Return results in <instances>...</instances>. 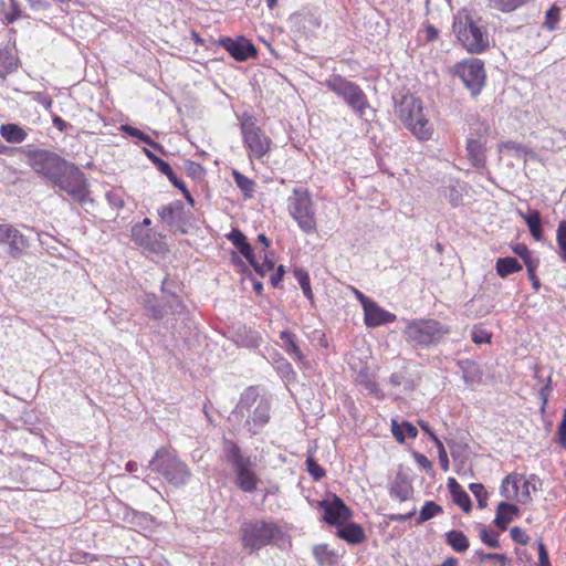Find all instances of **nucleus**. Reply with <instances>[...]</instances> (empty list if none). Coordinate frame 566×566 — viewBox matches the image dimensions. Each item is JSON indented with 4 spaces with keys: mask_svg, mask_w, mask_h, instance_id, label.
Returning a JSON list of instances; mask_svg holds the SVG:
<instances>
[{
    "mask_svg": "<svg viewBox=\"0 0 566 566\" xmlns=\"http://www.w3.org/2000/svg\"><path fill=\"white\" fill-rule=\"evenodd\" d=\"M470 491L475 496L478 504L481 509L488 505V492L481 483H471L469 485Z\"/></svg>",
    "mask_w": 566,
    "mask_h": 566,
    "instance_id": "nucleus-43",
    "label": "nucleus"
},
{
    "mask_svg": "<svg viewBox=\"0 0 566 566\" xmlns=\"http://www.w3.org/2000/svg\"><path fill=\"white\" fill-rule=\"evenodd\" d=\"M132 238L140 247L151 249L154 233L151 229L144 226H134L132 228Z\"/></svg>",
    "mask_w": 566,
    "mask_h": 566,
    "instance_id": "nucleus-31",
    "label": "nucleus"
},
{
    "mask_svg": "<svg viewBox=\"0 0 566 566\" xmlns=\"http://www.w3.org/2000/svg\"><path fill=\"white\" fill-rule=\"evenodd\" d=\"M524 263L526 265L528 274L534 273L538 266V260L534 259L532 255H530L526 260H524Z\"/></svg>",
    "mask_w": 566,
    "mask_h": 566,
    "instance_id": "nucleus-64",
    "label": "nucleus"
},
{
    "mask_svg": "<svg viewBox=\"0 0 566 566\" xmlns=\"http://www.w3.org/2000/svg\"><path fill=\"white\" fill-rule=\"evenodd\" d=\"M272 403L270 397L260 392L259 387L250 386L243 390L233 409V416L242 420V427L250 436L260 434L271 420Z\"/></svg>",
    "mask_w": 566,
    "mask_h": 566,
    "instance_id": "nucleus-1",
    "label": "nucleus"
},
{
    "mask_svg": "<svg viewBox=\"0 0 566 566\" xmlns=\"http://www.w3.org/2000/svg\"><path fill=\"white\" fill-rule=\"evenodd\" d=\"M17 69V60L8 48H0V78Z\"/></svg>",
    "mask_w": 566,
    "mask_h": 566,
    "instance_id": "nucleus-32",
    "label": "nucleus"
},
{
    "mask_svg": "<svg viewBox=\"0 0 566 566\" xmlns=\"http://www.w3.org/2000/svg\"><path fill=\"white\" fill-rule=\"evenodd\" d=\"M255 272L260 274L261 276H264L268 272L272 271L274 268L273 261L269 260L266 256L264 258V261L262 263H259L256 259L254 258L253 264H251Z\"/></svg>",
    "mask_w": 566,
    "mask_h": 566,
    "instance_id": "nucleus-53",
    "label": "nucleus"
},
{
    "mask_svg": "<svg viewBox=\"0 0 566 566\" xmlns=\"http://www.w3.org/2000/svg\"><path fill=\"white\" fill-rule=\"evenodd\" d=\"M157 212L163 222L177 229L187 224L191 214L190 211L186 210L185 203L181 200H175L167 206H163Z\"/></svg>",
    "mask_w": 566,
    "mask_h": 566,
    "instance_id": "nucleus-17",
    "label": "nucleus"
},
{
    "mask_svg": "<svg viewBox=\"0 0 566 566\" xmlns=\"http://www.w3.org/2000/svg\"><path fill=\"white\" fill-rule=\"evenodd\" d=\"M521 270L522 265L515 258H500L496 261V272L501 277H506L507 275L518 272Z\"/></svg>",
    "mask_w": 566,
    "mask_h": 566,
    "instance_id": "nucleus-30",
    "label": "nucleus"
},
{
    "mask_svg": "<svg viewBox=\"0 0 566 566\" xmlns=\"http://www.w3.org/2000/svg\"><path fill=\"white\" fill-rule=\"evenodd\" d=\"M453 502L459 505L465 513H469L471 511L472 504L470 496L465 491H457L453 492L452 495Z\"/></svg>",
    "mask_w": 566,
    "mask_h": 566,
    "instance_id": "nucleus-45",
    "label": "nucleus"
},
{
    "mask_svg": "<svg viewBox=\"0 0 566 566\" xmlns=\"http://www.w3.org/2000/svg\"><path fill=\"white\" fill-rule=\"evenodd\" d=\"M465 150L468 159L470 160L473 167L478 169L485 167L486 146L484 142L475 137H468Z\"/></svg>",
    "mask_w": 566,
    "mask_h": 566,
    "instance_id": "nucleus-20",
    "label": "nucleus"
},
{
    "mask_svg": "<svg viewBox=\"0 0 566 566\" xmlns=\"http://www.w3.org/2000/svg\"><path fill=\"white\" fill-rule=\"evenodd\" d=\"M442 512V506H440L433 501H426L420 510L419 516L417 518V524H422L429 521L430 518L434 517L436 515L441 514Z\"/></svg>",
    "mask_w": 566,
    "mask_h": 566,
    "instance_id": "nucleus-33",
    "label": "nucleus"
},
{
    "mask_svg": "<svg viewBox=\"0 0 566 566\" xmlns=\"http://www.w3.org/2000/svg\"><path fill=\"white\" fill-rule=\"evenodd\" d=\"M475 555L478 556L480 562H484L486 559H494L500 564V566H507L509 563V559L504 554L476 552Z\"/></svg>",
    "mask_w": 566,
    "mask_h": 566,
    "instance_id": "nucleus-50",
    "label": "nucleus"
},
{
    "mask_svg": "<svg viewBox=\"0 0 566 566\" xmlns=\"http://www.w3.org/2000/svg\"><path fill=\"white\" fill-rule=\"evenodd\" d=\"M0 245L7 247V253L12 259H19L29 247L25 235L9 223H0Z\"/></svg>",
    "mask_w": 566,
    "mask_h": 566,
    "instance_id": "nucleus-15",
    "label": "nucleus"
},
{
    "mask_svg": "<svg viewBox=\"0 0 566 566\" xmlns=\"http://www.w3.org/2000/svg\"><path fill=\"white\" fill-rule=\"evenodd\" d=\"M413 488L407 475L397 473L389 489V494L392 499L405 502L411 497Z\"/></svg>",
    "mask_w": 566,
    "mask_h": 566,
    "instance_id": "nucleus-21",
    "label": "nucleus"
},
{
    "mask_svg": "<svg viewBox=\"0 0 566 566\" xmlns=\"http://www.w3.org/2000/svg\"><path fill=\"white\" fill-rule=\"evenodd\" d=\"M356 382L357 385L363 387V389L366 390L367 394L379 397L380 390L376 381L371 379L368 374L359 373L356 377Z\"/></svg>",
    "mask_w": 566,
    "mask_h": 566,
    "instance_id": "nucleus-37",
    "label": "nucleus"
},
{
    "mask_svg": "<svg viewBox=\"0 0 566 566\" xmlns=\"http://www.w3.org/2000/svg\"><path fill=\"white\" fill-rule=\"evenodd\" d=\"M324 85L342 97L344 102L359 116H363L369 107L366 94L356 83L342 75H332L324 81Z\"/></svg>",
    "mask_w": 566,
    "mask_h": 566,
    "instance_id": "nucleus-11",
    "label": "nucleus"
},
{
    "mask_svg": "<svg viewBox=\"0 0 566 566\" xmlns=\"http://www.w3.org/2000/svg\"><path fill=\"white\" fill-rule=\"evenodd\" d=\"M444 537L446 543L457 553H463L470 546L467 535L461 531H449L444 534Z\"/></svg>",
    "mask_w": 566,
    "mask_h": 566,
    "instance_id": "nucleus-29",
    "label": "nucleus"
},
{
    "mask_svg": "<svg viewBox=\"0 0 566 566\" xmlns=\"http://www.w3.org/2000/svg\"><path fill=\"white\" fill-rule=\"evenodd\" d=\"M149 467L174 486L185 485L191 476L188 465L174 451L166 448L156 451Z\"/></svg>",
    "mask_w": 566,
    "mask_h": 566,
    "instance_id": "nucleus-6",
    "label": "nucleus"
},
{
    "mask_svg": "<svg viewBox=\"0 0 566 566\" xmlns=\"http://www.w3.org/2000/svg\"><path fill=\"white\" fill-rule=\"evenodd\" d=\"M145 306L149 311L153 318L160 319L164 317L165 311L161 306L157 304L155 296H148Z\"/></svg>",
    "mask_w": 566,
    "mask_h": 566,
    "instance_id": "nucleus-47",
    "label": "nucleus"
},
{
    "mask_svg": "<svg viewBox=\"0 0 566 566\" xmlns=\"http://www.w3.org/2000/svg\"><path fill=\"white\" fill-rule=\"evenodd\" d=\"M490 127L486 123L481 122L479 118H476L470 127V133L468 137H475L480 140H482L483 137H485L489 134Z\"/></svg>",
    "mask_w": 566,
    "mask_h": 566,
    "instance_id": "nucleus-42",
    "label": "nucleus"
},
{
    "mask_svg": "<svg viewBox=\"0 0 566 566\" xmlns=\"http://www.w3.org/2000/svg\"><path fill=\"white\" fill-rule=\"evenodd\" d=\"M222 457L232 469L234 484L245 493H253L258 489L260 479L252 458L244 454L232 440L223 441Z\"/></svg>",
    "mask_w": 566,
    "mask_h": 566,
    "instance_id": "nucleus-3",
    "label": "nucleus"
},
{
    "mask_svg": "<svg viewBox=\"0 0 566 566\" xmlns=\"http://www.w3.org/2000/svg\"><path fill=\"white\" fill-rule=\"evenodd\" d=\"M122 130L129 135V136H133V137H136L137 139H139L140 142L149 145L150 147H153L154 149H157V150H163V146H160L158 143L154 142L148 135H146L145 133H143L142 130H139L138 128H135L133 126H129V125H123L122 126Z\"/></svg>",
    "mask_w": 566,
    "mask_h": 566,
    "instance_id": "nucleus-36",
    "label": "nucleus"
},
{
    "mask_svg": "<svg viewBox=\"0 0 566 566\" xmlns=\"http://www.w3.org/2000/svg\"><path fill=\"white\" fill-rule=\"evenodd\" d=\"M396 114L402 124L418 139L429 140L433 134V126L423 113L422 102L413 95L402 96L396 106Z\"/></svg>",
    "mask_w": 566,
    "mask_h": 566,
    "instance_id": "nucleus-5",
    "label": "nucleus"
},
{
    "mask_svg": "<svg viewBox=\"0 0 566 566\" xmlns=\"http://www.w3.org/2000/svg\"><path fill=\"white\" fill-rule=\"evenodd\" d=\"M558 22H559V8L556 6H553L546 11L545 21H544L543 25L548 31H554L557 29Z\"/></svg>",
    "mask_w": 566,
    "mask_h": 566,
    "instance_id": "nucleus-41",
    "label": "nucleus"
},
{
    "mask_svg": "<svg viewBox=\"0 0 566 566\" xmlns=\"http://www.w3.org/2000/svg\"><path fill=\"white\" fill-rule=\"evenodd\" d=\"M227 239L239 250L250 264L254 262V253L251 244L247 241V237L239 230L233 229Z\"/></svg>",
    "mask_w": 566,
    "mask_h": 566,
    "instance_id": "nucleus-24",
    "label": "nucleus"
},
{
    "mask_svg": "<svg viewBox=\"0 0 566 566\" xmlns=\"http://www.w3.org/2000/svg\"><path fill=\"white\" fill-rule=\"evenodd\" d=\"M557 441L566 449V409L564 410L563 419L557 428Z\"/></svg>",
    "mask_w": 566,
    "mask_h": 566,
    "instance_id": "nucleus-55",
    "label": "nucleus"
},
{
    "mask_svg": "<svg viewBox=\"0 0 566 566\" xmlns=\"http://www.w3.org/2000/svg\"><path fill=\"white\" fill-rule=\"evenodd\" d=\"M439 36V31L431 24L427 25L424 29V39L428 42L436 41Z\"/></svg>",
    "mask_w": 566,
    "mask_h": 566,
    "instance_id": "nucleus-61",
    "label": "nucleus"
},
{
    "mask_svg": "<svg viewBox=\"0 0 566 566\" xmlns=\"http://www.w3.org/2000/svg\"><path fill=\"white\" fill-rule=\"evenodd\" d=\"M355 297L359 301L363 310H365L374 300L367 297L363 292L353 287Z\"/></svg>",
    "mask_w": 566,
    "mask_h": 566,
    "instance_id": "nucleus-60",
    "label": "nucleus"
},
{
    "mask_svg": "<svg viewBox=\"0 0 566 566\" xmlns=\"http://www.w3.org/2000/svg\"><path fill=\"white\" fill-rule=\"evenodd\" d=\"M433 442H434L436 448L438 449L440 465L443 471H448L449 470V459H448L447 451L443 447V443L441 442V440L438 437H433Z\"/></svg>",
    "mask_w": 566,
    "mask_h": 566,
    "instance_id": "nucleus-49",
    "label": "nucleus"
},
{
    "mask_svg": "<svg viewBox=\"0 0 566 566\" xmlns=\"http://www.w3.org/2000/svg\"><path fill=\"white\" fill-rule=\"evenodd\" d=\"M28 161L36 174L49 179L51 182L67 164L65 159L55 153L45 149L30 151L28 154Z\"/></svg>",
    "mask_w": 566,
    "mask_h": 566,
    "instance_id": "nucleus-14",
    "label": "nucleus"
},
{
    "mask_svg": "<svg viewBox=\"0 0 566 566\" xmlns=\"http://www.w3.org/2000/svg\"><path fill=\"white\" fill-rule=\"evenodd\" d=\"M451 333L450 326L434 318L406 319L403 340L415 350H430Z\"/></svg>",
    "mask_w": 566,
    "mask_h": 566,
    "instance_id": "nucleus-2",
    "label": "nucleus"
},
{
    "mask_svg": "<svg viewBox=\"0 0 566 566\" xmlns=\"http://www.w3.org/2000/svg\"><path fill=\"white\" fill-rule=\"evenodd\" d=\"M281 347L284 352L297 361L304 360V355L296 344L295 334L289 331L280 332Z\"/></svg>",
    "mask_w": 566,
    "mask_h": 566,
    "instance_id": "nucleus-25",
    "label": "nucleus"
},
{
    "mask_svg": "<svg viewBox=\"0 0 566 566\" xmlns=\"http://www.w3.org/2000/svg\"><path fill=\"white\" fill-rule=\"evenodd\" d=\"M454 74L460 77L472 97L481 93L486 75L484 64L480 59H470L458 63L454 67Z\"/></svg>",
    "mask_w": 566,
    "mask_h": 566,
    "instance_id": "nucleus-13",
    "label": "nucleus"
},
{
    "mask_svg": "<svg viewBox=\"0 0 566 566\" xmlns=\"http://www.w3.org/2000/svg\"><path fill=\"white\" fill-rule=\"evenodd\" d=\"M337 536L353 545L360 544L366 539L363 527L357 523L343 524L337 531Z\"/></svg>",
    "mask_w": 566,
    "mask_h": 566,
    "instance_id": "nucleus-23",
    "label": "nucleus"
},
{
    "mask_svg": "<svg viewBox=\"0 0 566 566\" xmlns=\"http://www.w3.org/2000/svg\"><path fill=\"white\" fill-rule=\"evenodd\" d=\"M52 184L80 205H85L90 200L88 184L84 172L69 161Z\"/></svg>",
    "mask_w": 566,
    "mask_h": 566,
    "instance_id": "nucleus-9",
    "label": "nucleus"
},
{
    "mask_svg": "<svg viewBox=\"0 0 566 566\" xmlns=\"http://www.w3.org/2000/svg\"><path fill=\"white\" fill-rule=\"evenodd\" d=\"M413 457L418 465L423 470L429 471L432 468L431 461L424 454L416 452Z\"/></svg>",
    "mask_w": 566,
    "mask_h": 566,
    "instance_id": "nucleus-58",
    "label": "nucleus"
},
{
    "mask_svg": "<svg viewBox=\"0 0 566 566\" xmlns=\"http://www.w3.org/2000/svg\"><path fill=\"white\" fill-rule=\"evenodd\" d=\"M295 277L304 293V295L307 297V298H312L313 297V294H312V289H311V284H310V276L306 272L302 271V270H296L295 271Z\"/></svg>",
    "mask_w": 566,
    "mask_h": 566,
    "instance_id": "nucleus-44",
    "label": "nucleus"
},
{
    "mask_svg": "<svg viewBox=\"0 0 566 566\" xmlns=\"http://www.w3.org/2000/svg\"><path fill=\"white\" fill-rule=\"evenodd\" d=\"M240 536L243 548L252 554L282 539L284 532L273 521L253 518L241 524Z\"/></svg>",
    "mask_w": 566,
    "mask_h": 566,
    "instance_id": "nucleus-4",
    "label": "nucleus"
},
{
    "mask_svg": "<svg viewBox=\"0 0 566 566\" xmlns=\"http://www.w3.org/2000/svg\"><path fill=\"white\" fill-rule=\"evenodd\" d=\"M219 44L227 50L233 59L240 62L256 55L255 46L244 36H238L237 39L222 38L219 40Z\"/></svg>",
    "mask_w": 566,
    "mask_h": 566,
    "instance_id": "nucleus-18",
    "label": "nucleus"
},
{
    "mask_svg": "<svg viewBox=\"0 0 566 566\" xmlns=\"http://www.w3.org/2000/svg\"><path fill=\"white\" fill-rule=\"evenodd\" d=\"M306 468L315 481L321 480L326 474L325 470L313 458L306 459Z\"/></svg>",
    "mask_w": 566,
    "mask_h": 566,
    "instance_id": "nucleus-46",
    "label": "nucleus"
},
{
    "mask_svg": "<svg viewBox=\"0 0 566 566\" xmlns=\"http://www.w3.org/2000/svg\"><path fill=\"white\" fill-rule=\"evenodd\" d=\"M105 199L108 206L115 211H119L125 207V193L120 188L106 191Z\"/></svg>",
    "mask_w": 566,
    "mask_h": 566,
    "instance_id": "nucleus-35",
    "label": "nucleus"
},
{
    "mask_svg": "<svg viewBox=\"0 0 566 566\" xmlns=\"http://www.w3.org/2000/svg\"><path fill=\"white\" fill-rule=\"evenodd\" d=\"M287 208L301 230L307 234L316 231V219L313 201L306 188L296 187L287 199Z\"/></svg>",
    "mask_w": 566,
    "mask_h": 566,
    "instance_id": "nucleus-8",
    "label": "nucleus"
},
{
    "mask_svg": "<svg viewBox=\"0 0 566 566\" xmlns=\"http://www.w3.org/2000/svg\"><path fill=\"white\" fill-rule=\"evenodd\" d=\"M510 535L514 542L522 544V545H526L530 541V536L525 533L524 530H522L518 526H513L510 530Z\"/></svg>",
    "mask_w": 566,
    "mask_h": 566,
    "instance_id": "nucleus-52",
    "label": "nucleus"
},
{
    "mask_svg": "<svg viewBox=\"0 0 566 566\" xmlns=\"http://www.w3.org/2000/svg\"><path fill=\"white\" fill-rule=\"evenodd\" d=\"M537 551H538V565L539 566H551L548 552H547L544 543L539 542L537 544Z\"/></svg>",
    "mask_w": 566,
    "mask_h": 566,
    "instance_id": "nucleus-56",
    "label": "nucleus"
},
{
    "mask_svg": "<svg viewBox=\"0 0 566 566\" xmlns=\"http://www.w3.org/2000/svg\"><path fill=\"white\" fill-rule=\"evenodd\" d=\"M2 22L4 24H11L18 19L23 18L22 10L17 0H10V9H7V7L4 6V12H2Z\"/></svg>",
    "mask_w": 566,
    "mask_h": 566,
    "instance_id": "nucleus-38",
    "label": "nucleus"
},
{
    "mask_svg": "<svg viewBox=\"0 0 566 566\" xmlns=\"http://www.w3.org/2000/svg\"><path fill=\"white\" fill-rule=\"evenodd\" d=\"M33 101L42 105L45 109H50L53 105L52 97L42 92H34L32 94Z\"/></svg>",
    "mask_w": 566,
    "mask_h": 566,
    "instance_id": "nucleus-54",
    "label": "nucleus"
},
{
    "mask_svg": "<svg viewBox=\"0 0 566 566\" xmlns=\"http://www.w3.org/2000/svg\"><path fill=\"white\" fill-rule=\"evenodd\" d=\"M1 137L11 144L22 143L28 134L27 132L17 124H3L0 126Z\"/></svg>",
    "mask_w": 566,
    "mask_h": 566,
    "instance_id": "nucleus-28",
    "label": "nucleus"
},
{
    "mask_svg": "<svg viewBox=\"0 0 566 566\" xmlns=\"http://www.w3.org/2000/svg\"><path fill=\"white\" fill-rule=\"evenodd\" d=\"M556 241L559 256L564 262H566V220H562L558 223L556 230Z\"/></svg>",
    "mask_w": 566,
    "mask_h": 566,
    "instance_id": "nucleus-39",
    "label": "nucleus"
},
{
    "mask_svg": "<svg viewBox=\"0 0 566 566\" xmlns=\"http://www.w3.org/2000/svg\"><path fill=\"white\" fill-rule=\"evenodd\" d=\"M541 486L542 482L535 474L525 476L514 473L503 479L501 494L505 499H516L522 504H528L533 500L532 493H536Z\"/></svg>",
    "mask_w": 566,
    "mask_h": 566,
    "instance_id": "nucleus-12",
    "label": "nucleus"
},
{
    "mask_svg": "<svg viewBox=\"0 0 566 566\" xmlns=\"http://www.w3.org/2000/svg\"><path fill=\"white\" fill-rule=\"evenodd\" d=\"M453 31L458 40L471 53H481L489 46V35L485 28L468 14L459 13L454 18Z\"/></svg>",
    "mask_w": 566,
    "mask_h": 566,
    "instance_id": "nucleus-7",
    "label": "nucleus"
},
{
    "mask_svg": "<svg viewBox=\"0 0 566 566\" xmlns=\"http://www.w3.org/2000/svg\"><path fill=\"white\" fill-rule=\"evenodd\" d=\"M391 432L399 443H403L407 438L415 439L418 434L417 428L411 422L402 421L399 423L395 419L391 420Z\"/></svg>",
    "mask_w": 566,
    "mask_h": 566,
    "instance_id": "nucleus-26",
    "label": "nucleus"
},
{
    "mask_svg": "<svg viewBox=\"0 0 566 566\" xmlns=\"http://www.w3.org/2000/svg\"><path fill=\"white\" fill-rule=\"evenodd\" d=\"M480 538L481 541L492 547V548H497L500 547V542H499V538H497V534L494 533V532H491L489 530H486L485 527H483L481 531H480Z\"/></svg>",
    "mask_w": 566,
    "mask_h": 566,
    "instance_id": "nucleus-48",
    "label": "nucleus"
},
{
    "mask_svg": "<svg viewBox=\"0 0 566 566\" xmlns=\"http://www.w3.org/2000/svg\"><path fill=\"white\" fill-rule=\"evenodd\" d=\"M319 505L324 511V521L331 525L342 526L352 517L349 507L338 496L324 500Z\"/></svg>",
    "mask_w": 566,
    "mask_h": 566,
    "instance_id": "nucleus-16",
    "label": "nucleus"
},
{
    "mask_svg": "<svg viewBox=\"0 0 566 566\" xmlns=\"http://www.w3.org/2000/svg\"><path fill=\"white\" fill-rule=\"evenodd\" d=\"M239 122L243 143L249 150L250 158L263 159L270 150L271 139L258 126L256 117L250 113H242L239 116Z\"/></svg>",
    "mask_w": 566,
    "mask_h": 566,
    "instance_id": "nucleus-10",
    "label": "nucleus"
},
{
    "mask_svg": "<svg viewBox=\"0 0 566 566\" xmlns=\"http://www.w3.org/2000/svg\"><path fill=\"white\" fill-rule=\"evenodd\" d=\"M145 154L147 156V158L157 167V169L167 176V178L169 179V181L176 187V188H181V185H179V181L181 179H179L177 177V175L174 172L172 168L170 167V165L163 160L161 158H159L158 156H156L154 153H151L150 150L148 149H145Z\"/></svg>",
    "mask_w": 566,
    "mask_h": 566,
    "instance_id": "nucleus-27",
    "label": "nucleus"
},
{
    "mask_svg": "<svg viewBox=\"0 0 566 566\" xmlns=\"http://www.w3.org/2000/svg\"><path fill=\"white\" fill-rule=\"evenodd\" d=\"M416 512H417L416 507H412L406 514H389L388 515V520H390L392 522H406L409 518H411L412 516H415Z\"/></svg>",
    "mask_w": 566,
    "mask_h": 566,
    "instance_id": "nucleus-57",
    "label": "nucleus"
},
{
    "mask_svg": "<svg viewBox=\"0 0 566 566\" xmlns=\"http://www.w3.org/2000/svg\"><path fill=\"white\" fill-rule=\"evenodd\" d=\"M232 176L237 187L244 193L245 197L251 198L254 192L255 182L238 170H233Z\"/></svg>",
    "mask_w": 566,
    "mask_h": 566,
    "instance_id": "nucleus-34",
    "label": "nucleus"
},
{
    "mask_svg": "<svg viewBox=\"0 0 566 566\" xmlns=\"http://www.w3.org/2000/svg\"><path fill=\"white\" fill-rule=\"evenodd\" d=\"M513 250H514V253L517 254L523 261L526 260L531 255V252L525 244L518 243L514 247Z\"/></svg>",
    "mask_w": 566,
    "mask_h": 566,
    "instance_id": "nucleus-63",
    "label": "nucleus"
},
{
    "mask_svg": "<svg viewBox=\"0 0 566 566\" xmlns=\"http://www.w3.org/2000/svg\"><path fill=\"white\" fill-rule=\"evenodd\" d=\"M518 507L509 502H501L497 505L494 524L501 530L505 531L507 525L513 521L514 516L518 513Z\"/></svg>",
    "mask_w": 566,
    "mask_h": 566,
    "instance_id": "nucleus-22",
    "label": "nucleus"
},
{
    "mask_svg": "<svg viewBox=\"0 0 566 566\" xmlns=\"http://www.w3.org/2000/svg\"><path fill=\"white\" fill-rule=\"evenodd\" d=\"M396 321V314L384 310L375 301L364 310V323L367 327L375 328Z\"/></svg>",
    "mask_w": 566,
    "mask_h": 566,
    "instance_id": "nucleus-19",
    "label": "nucleus"
},
{
    "mask_svg": "<svg viewBox=\"0 0 566 566\" xmlns=\"http://www.w3.org/2000/svg\"><path fill=\"white\" fill-rule=\"evenodd\" d=\"M33 11L46 10L50 4L46 0H27Z\"/></svg>",
    "mask_w": 566,
    "mask_h": 566,
    "instance_id": "nucleus-59",
    "label": "nucleus"
},
{
    "mask_svg": "<svg viewBox=\"0 0 566 566\" xmlns=\"http://www.w3.org/2000/svg\"><path fill=\"white\" fill-rule=\"evenodd\" d=\"M471 339L476 345L488 344L491 342V334L482 328H474L471 333Z\"/></svg>",
    "mask_w": 566,
    "mask_h": 566,
    "instance_id": "nucleus-51",
    "label": "nucleus"
},
{
    "mask_svg": "<svg viewBox=\"0 0 566 566\" xmlns=\"http://www.w3.org/2000/svg\"><path fill=\"white\" fill-rule=\"evenodd\" d=\"M518 214L526 222L528 230L539 228L542 226V218L538 210L528 209L525 213L518 211Z\"/></svg>",
    "mask_w": 566,
    "mask_h": 566,
    "instance_id": "nucleus-40",
    "label": "nucleus"
},
{
    "mask_svg": "<svg viewBox=\"0 0 566 566\" xmlns=\"http://www.w3.org/2000/svg\"><path fill=\"white\" fill-rule=\"evenodd\" d=\"M284 273H285L284 266L280 265L276 269V272L274 274H272L271 284L273 287H277L280 285V282L282 281Z\"/></svg>",
    "mask_w": 566,
    "mask_h": 566,
    "instance_id": "nucleus-62",
    "label": "nucleus"
}]
</instances>
